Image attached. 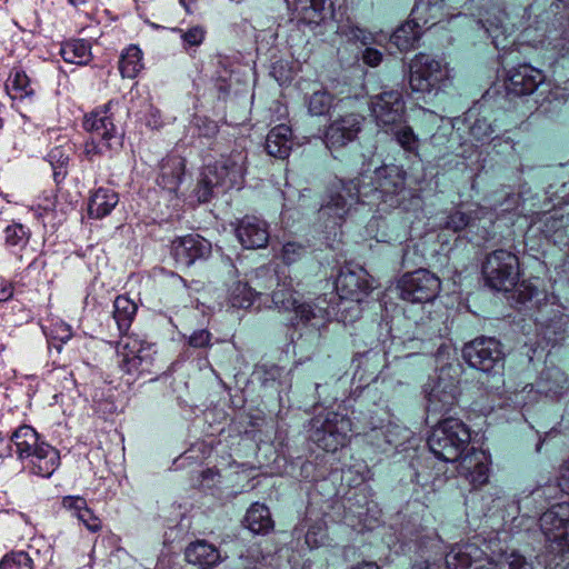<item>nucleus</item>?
<instances>
[{"label":"nucleus","mask_w":569,"mask_h":569,"mask_svg":"<svg viewBox=\"0 0 569 569\" xmlns=\"http://www.w3.org/2000/svg\"><path fill=\"white\" fill-rule=\"evenodd\" d=\"M406 179L402 167L385 164L375 171V181L338 180L328 188L318 219L326 230H335L352 211L368 207V211L375 212L368 232H375L378 242L402 243L409 236L408 214L422 206L418 191L408 188Z\"/></svg>","instance_id":"f257e3e1"},{"label":"nucleus","mask_w":569,"mask_h":569,"mask_svg":"<svg viewBox=\"0 0 569 569\" xmlns=\"http://www.w3.org/2000/svg\"><path fill=\"white\" fill-rule=\"evenodd\" d=\"M401 550L409 555L411 569H430L442 560L445 569H532L531 562L516 551L502 562L487 560L486 552L475 541L458 543L447 552L436 532H417L415 539L401 543Z\"/></svg>","instance_id":"f03ea898"},{"label":"nucleus","mask_w":569,"mask_h":569,"mask_svg":"<svg viewBox=\"0 0 569 569\" xmlns=\"http://www.w3.org/2000/svg\"><path fill=\"white\" fill-rule=\"evenodd\" d=\"M470 440L471 433L466 423L456 418H446L431 429L427 445L441 462H458V475L477 489L489 480V459L485 451L475 448L462 457Z\"/></svg>","instance_id":"7ed1b4c3"},{"label":"nucleus","mask_w":569,"mask_h":569,"mask_svg":"<svg viewBox=\"0 0 569 569\" xmlns=\"http://www.w3.org/2000/svg\"><path fill=\"white\" fill-rule=\"evenodd\" d=\"M119 102L109 100L84 116L83 129L90 138L83 143L82 156L93 162L97 157L112 158L121 152L124 143V131L114 123V107Z\"/></svg>","instance_id":"20e7f679"},{"label":"nucleus","mask_w":569,"mask_h":569,"mask_svg":"<svg viewBox=\"0 0 569 569\" xmlns=\"http://www.w3.org/2000/svg\"><path fill=\"white\" fill-rule=\"evenodd\" d=\"M17 459L30 475L50 478L60 466V452L29 425L19 426L10 436Z\"/></svg>","instance_id":"39448f33"},{"label":"nucleus","mask_w":569,"mask_h":569,"mask_svg":"<svg viewBox=\"0 0 569 569\" xmlns=\"http://www.w3.org/2000/svg\"><path fill=\"white\" fill-rule=\"evenodd\" d=\"M510 126L509 113L502 108L495 107L487 99L475 103L462 117L455 118L452 122L456 130L468 131L473 144L498 140L500 133L507 132Z\"/></svg>","instance_id":"423d86ee"},{"label":"nucleus","mask_w":569,"mask_h":569,"mask_svg":"<svg viewBox=\"0 0 569 569\" xmlns=\"http://www.w3.org/2000/svg\"><path fill=\"white\" fill-rule=\"evenodd\" d=\"M247 154L232 151L213 163L203 167L196 189L200 202H208L214 193L240 189L244 181Z\"/></svg>","instance_id":"0eeeda50"},{"label":"nucleus","mask_w":569,"mask_h":569,"mask_svg":"<svg viewBox=\"0 0 569 569\" xmlns=\"http://www.w3.org/2000/svg\"><path fill=\"white\" fill-rule=\"evenodd\" d=\"M539 527L545 537V562L558 568L569 561V502L550 506L539 517Z\"/></svg>","instance_id":"6e6552de"},{"label":"nucleus","mask_w":569,"mask_h":569,"mask_svg":"<svg viewBox=\"0 0 569 569\" xmlns=\"http://www.w3.org/2000/svg\"><path fill=\"white\" fill-rule=\"evenodd\" d=\"M512 299L517 305L530 309L537 306L538 309L530 317L533 318L539 335L547 341L548 345H556L559 340L563 339L566 332V320L563 313L552 309L548 303L541 305L540 296L542 292L531 282L521 281L511 289Z\"/></svg>","instance_id":"1a4fd4ad"},{"label":"nucleus","mask_w":569,"mask_h":569,"mask_svg":"<svg viewBox=\"0 0 569 569\" xmlns=\"http://www.w3.org/2000/svg\"><path fill=\"white\" fill-rule=\"evenodd\" d=\"M272 303L279 311L293 312L290 325L293 328H310L319 331L329 320V312L325 307L315 302H301L300 295L291 284L282 283L272 291Z\"/></svg>","instance_id":"9d476101"},{"label":"nucleus","mask_w":569,"mask_h":569,"mask_svg":"<svg viewBox=\"0 0 569 569\" xmlns=\"http://www.w3.org/2000/svg\"><path fill=\"white\" fill-rule=\"evenodd\" d=\"M353 431L347 415L325 409L310 421V439L327 452H336L347 445Z\"/></svg>","instance_id":"9b49d317"},{"label":"nucleus","mask_w":569,"mask_h":569,"mask_svg":"<svg viewBox=\"0 0 569 569\" xmlns=\"http://www.w3.org/2000/svg\"><path fill=\"white\" fill-rule=\"evenodd\" d=\"M441 9L442 6H438L437 2L432 3L430 0L417 2L411 10V18L393 31L390 42L400 51L411 50L419 41L423 28H427L429 23L433 26L441 20L443 16Z\"/></svg>","instance_id":"f8f14e48"},{"label":"nucleus","mask_w":569,"mask_h":569,"mask_svg":"<svg viewBox=\"0 0 569 569\" xmlns=\"http://www.w3.org/2000/svg\"><path fill=\"white\" fill-rule=\"evenodd\" d=\"M465 362L487 375H500L505 368V351L499 340L480 336L465 343L461 350Z\"/></svg>","instance_id":"ddd939ff"},{"label":"nucleus","mask_w":569,"mask_h":569,"mask_svg":"<svg viewBox=\"0 0 569 569\" xmlns=\"http://www.w3.org/2000/svg\"><path fill=\"white\" fill-rule=\"evenodd\" d=\"M482 274L491 289L510 291L520 277L519 258L505 249L493 250L482 263Z\"/></svg>","instance_id":"4468645a"},{"label":"nucleus","mask_w":569,"mask_h":569,"mask_svg":"<svg viewBox=\"0 0 569 569\" xmlns=\"http://www.w3.org/2000/svg\"><path fill=\"white\" fill-rule=\"evenodd\" d=\"M449 81V69L427 53H418L410 62L409 84L413 92L437 93Z\"/></svg>","instance_id":"2eb2a0df"},{"label":"nucleus","mask_w":569,"mask_h":569,"mask_svg":"<svg viewBox=\"0 0 569 569\" xmlns=\"http://www.w3.org/2000/svg\"><path fill=\"white\" fill-rule=\"evenodd\" d=\"M563 171L569 169V163H560ZM563 203H559L552 210L542 213L537 221L538 230L543 237L559 247L569 246V181L561 183Z\"/></svg>","instance_id":"dca6fc26"},{"label":"nucleus","mask_w":569,"mask_h":569,"mask_svg":"<svg viewBox=\"0 0 569 569\" xmlns=\"http://www.w3.org/2000/svg\"><path fill=\"white\" fill-rule=\"evenodd\" d=\"M482 213V208L465 210L461 206L453 207L446 213L442 228L452 232L468 230L485 242L491 241L495 223L491 218L485 219Z\"/></svg>","instance_id":"f3484780"},{"label":"nucleus","mask_w":569,"mask_h":569,"mask_svg":"<svg viewBox=\"0 0 569 569\" xmlns=\"http://www.w3.org/2000/svg\"><path fill=\"white\" fill-rule=\"evenodd\" d=\"M439 278L427 269H418L402 276L398 282L402 300L412 303L432 301L440 291Z\"/></svg>","instance_id":"a211bd4d"},{"label":"nucleus","mask_w":569,"mask_h":569,"mask_svg":"<svg viewBox=\"0 0 569 569\" xmlns=\"http://www.w3.org/2000/svg\"><path fill=\"white\" fill-rule=\"evenodd\" d=\"M371 113L381 129H395L399 122H405L406 103L402 92L396 89L383 90L371 97Z\"/></svg>","instance_id":"6ab92c4d"},{"label":"nucleus","mask_w":569,"mask_h":569,"mask_svg":"<svg viewBox=\"0 0 569 569\" xmlns=\"http://www.w3.org/2000/svg\"><path fill=\"white\" fill-rule=\"evenodd\" d=\"M212 252L211 242L198 233L177 237L171 241L170 253L179 267H191L206 261Z\"/></svg>","instance_id":"aec40b11"},{"label":"nucleus","mask_w":569,"mask_h":569,"mask_svg":"<svg viewBox=\"0 0 569 569\" xmlns=\"http://www.w3.org/2000/svg\"><path fill=\"white\" fill-rule=\"evenodd\" d=\"M365 118L358 113H347L332 120L325 131V143L331 151L353 142L362 129Z\"/></svg>","instance_id":"412c9836"},{"label":"nucleus","mask_w":569,"mask_h":569,"mask_svg":"<svg viewBox=\"0 0 569 569\" xmlns=\"http://www.w3.org/2000/svg\"><path fill=\"white\" fill-rule=\"evenodd\" d=\"M336 290L341 299L360 302L368 296L371 286L368 272L359 266L345 264L335 281Z\"/></svg>","instance_id":"4be33fe9"},{"label":"nucleus","mask_w":569,"mask_h":569,"mask_svg":"<svg viewBox=\"0 0 569 569\" xmlns=\"http://www.w3.org/2000/svg\"><path fill=\"white\" fill-rule=\"evenodd\" d=\"M122 349L119 367L124 373L140 376L151 372L154 361V351L151 345L128 337Z\"/></svg>","instance_id":"5701e85b"},{"label":"nucleus","mask_w":569,"mask_h":569,"mask_svg":"<svg viewBox=\"0 0 569 569\" xmlns=\"http://www.w3.org/2000/svg\"><path fill=\"white\" fill-rule=\"evenodd\" d=\"M427 400V415L447 413L457 403L458 387L452 380L442 378L429 380L423 386Z\"/></svg>","instance_id":"b1692460"},{"label":"nucleus","mask_w":569,"mask_h":569,"mask_svg":"<svg viewBox=\"0 0 569 569\" xmlns=\"http://www.w3.org/2000/svg\"><path fill=\"white\" fill-rule=\"evenodd\" d=\"M545 79L540 69L529 63H520L508 71L506 90L508 94L517 97L530 96L543 83Z\"/></svg>","instance_id":"393cba45"},{"label":"nucleus","mask_w":569,"mask_h":569,"mask_svg":"<svg viewBox=\"0 0 569 569\" xmlns=\"http://www.w3.org/2000/svg\"><path fill=\"white\" fill-rule=\"evenodd\" d=\"M547 40L542 53L545 64L559 81H569V33L563 31L557 37H548Z\"/></svg>","instance_id":"a878e982"},{"label":"nucleus","mask_w":569,"mask_h":569,"mask_svg":"<svg viewBox=\"0 0 569 569\" xmlns=\"http://www.w3.org/2000/svg\"><path fill=\"white\" fill-rule=\"evenodd\" d=\"M234 232L244 249L264 248L270 238L268 223L254 216H244L240 219Z\"/></svg>","instance_id":"bb28decb"},{"label":"nucleus","mask_w":569,"mask_h":569,"mask_svg":"<svg viewBox=\"0 0 569 569\" xmlns=\"http://www.w3.org/2000/svg\"><path fill=\"white\" fill-rule=\"evenodd\" d=\"M508 14L500 7L493 6L479 19V23L485 29L491 42L498 50H506L512 42L508 40L512 28L507 23Z\"/></svg>","instance_id":"cd10ccee"},{"label":"nucleus","mask_w":569,"mask_h":569,"mask_svg":"<svg viewBox=\"0 0 569 569\" xmlns=\"http://www.w3.org/2000/svg\"><path fill=\"white\" fill-rule=\"evenodd\" d=\"M37 82L31 80L21 68L11 70L6 84L7 92L18 109L37 101Z\"/></svg>","instance_id":"c85d7f7f"},{"label":"nucleus","mask_w":569,"mask_h":569,"mask_svg":"<svg viewBox=\"0 0 569 569\" xmlns=\"http://www.w3.org/2000/svg\"><path fill=\"white\" fill-rule=\"evenodd\" d=\"M339 33L347 38L348 41L366 46L362 52V60L370 67H377L382 61V53L378 49L369 47L377 43L376 36L365 28L353 24H345L339 27Z\"/></svg>","instance_id":"c756f323"},{"label":"nucleus","mask_w":569,"mask_h":569,"mask_svg":"<svg viewBox=\"0 0 569 569\" xmlns=\"http://www.w3.org/2000/svg\"><path fill=\"white\" fill-rule=\"evenodd\" d=\"M186 171V160L180 156H168L162 159L157 178V184L169 191L177 192Z\"/></svg>","instance_id":"7c9ffc66"},{"label":"nucleus","mask_w":569,"mask_h":569,"mask_svg":"<svg viewBox=\"0 0 569 569\" xmlns=\"http://www.w3.org/2000/svg\"><path fill=\"white\" fill-rule=\"evenodd\" d=\"M537 391L550 398H558L569 391V379L558 367L545 368L537 381Z\"/></svg>","instance_id":"2f4dec72"},{"label":"nucleus","mask_w":569,"mask_h":569,"mask_svg":"<svg viewBox=\"0 0 569 569\" xmlns=\"http://www.w3.org/2000/svg\"><path fill=\"white\" fill-rule=\"evenodd\" d=\"M292 149V130L281 123L273 127L266 137L264 150L271 157L286 159Z\"/></svg>","instance_id":"473e14b6"},{"label":"nucleus","mask_w":569,"mask_h":569,"mask_svg":"<svg viewBox=\"0 0 569 569\" xmlns=\"http://www.w3.org/2000/svg\"><path fill=\"white\" fill-rule=\"evenodd\" d=\"M186 560L201 569H211L221 561L220 551L206 540H197L186 548Z\"/></svg>","instance_id":"72a5a7b5"},{"label":"nucleus","mask_w":569,"mask_h":569,"mask_svg":"<svg viewBox=\"0 0 569 569\" xmlns=\"http://www.w3.org/2000/svg\"><path fill=\"white\" fill-rule=\"evenodd\" d=\"M119 202L118 193L111 188L100 187L88 200V216L91 219H102L109 216Z\"/></svg>","instance_id":"f704fd0d"},{"label":"nucleus","mask_w":569,"mask_h":569,"mask_svg":"<svg viewBox=\"0 0 569 569\" xmlns=\"http://www.w3.org/2000/svg\"><path fill=\"white\" fill-rule=\"evenodd\" d=\"M287 372L274 363H259L254 367L252 379L264 389L281 391L287 385Z\"/></svg>","instance_id":"c9c22d12"},{"label":"nucleus","mask_w":569,"mask_h":569,"mask_svg":"<svg viewBox=\"0 0 569 569\" xmlns=\"http://www.w3.org/2000/svg\"><path fill=\"white\" fill-rule=\"evenodd\" d=\"M297 10L305 23L316 26L332 16L333 12L330 0H297Z\"/></svg>","instance_id":"e433bc0d"},{"label":"nucleus","mask_w":569,"mask_h":569,"mask_svg":"<svg viewBox=\"0 0 569 569\" xmlns=\"http://www.w3.org/2000/svg\"><path fill=\"white\" fill-rule=\"evenodd\" d=\"M138 306L126 296H118L113 301L112 317L116 321L120 337L128 336L136 318Z\"/></svg>","instance_id":"4c0bfd02"},{"label":"nucleus","mask_w":569,"mask_h":569,"mask_svg":"<svg viewBox=\"0 0 569 569\" xmlns=\"http://www.w3.org/2000/svg\"><path fill=\"white\" fill-rule=\"evenodd\" d=\"M244 526L256 535H266L273 529V520L269 508L260 502H254L247 510Z\"/></svg>","instance_id":"58836bf2"},{"label":"nucleus","mask_w":569,"mask_h":569,"mask_svg":"<svg viewBox=\"0 0 569 569\" xmlns=\"http://www.w3.org/2000/svg\"><path fill=\"white\" fill-rule=\"evenodd\" d=\"M552 486H539L530 490L527 495L519 497L516 500L517 508L520 515L523 517H532L543 507V502L550 497V492L553 491Z\"/></svg>","instance_id":"ea45409f"},{"label":"nucleus","mask_w":569,"mask_h":569,"mask_svg":"<svg viewBox=\"0 0 569 569\" xmlns=\"http://www.w3.org/2000/svg\"><path fill=\"white\" fill-rule=\"evenodd\" d=\"M72 147L70 144L53 147L47 154V161L52 168V177L56 184H60L68 176V167L71 160Z\"/></svg>","instance_id":"a19ab883"},{"label":"nucleus","mask_w":569,"mask_h":569,"mask_svg":"<svg viewBox=\"0 0 569 569\" xmlns=\"http://www.w3.org/2000/svg\"><path fill=\"white\" fill-rule=\"evenodd\" d=\"M60 56L67 63L87 64L91 60V44L86 39L66 41L61 44Z\"/></svg>","instance_id":"79ce46f5"},{"label":"nucleus","mask_w":569,"mask_h":569,"mask_svg":"<svg viewBox=\"0 0 569 569\" xmlns=\"http://www.w3.org/2000/svg\"><path fill=\"white\" fill-rule=\"evenodd\" d=\"M142 67V51L138 46L130 44L120 56L119 71L121 76L133 79L141 71Z\"/></svg>","instance_id":"37998d69"},{"label":"nucleus","mask_w":569,"mask_h":569,"mask_svg":"<svg viewBox=\"0 0 569 569\" xmlns=\"http://www.w3.org/2000/svg\"><path fill=\"white\" fill-rule=\"evenodd\" d=\"M385 131L392 133L397 143L409 156H419L420 140L410 126L405 124V122H399L398 126H395V129H385Z\"/></svg>","instance_id":"c03bdc74"},{"label":"nucleus","mask_w":569,"mask_h":569,"mask_svg":"<svg viewBox=\"0 0 569 569\" xmlns=\"http://www.w3.org/2000/svg\"><path fill=\"white\" fill-rule=\"evenodd\" d=\"M4 244L12 252H20L29 242L30 229L22 223L12 222L4 230Z\"/></svg>","instance_id":"a18cd8bd"},{"label":"nucleus","mask_w":569,"mask_h":569,"mask_svg":"<svg viewBox=\"0 0 569 569\" xmlns=\"http://www.w3.org/2000/svg\"><path fill=\"white\" fill-rule=\"evenodd\" d=\"M305 102L309 114L320 117L329 113L333 107L335 97L328 90L320 88L306 96Z\"/></svg>","instance_id":"49530a36"},{"label":"nucleus","mask_w":569,"mask_h":569,"mask_svg":"<svg viewBox=\"0 0 569 569\" xmlns=\"http://www.w3.org/2000/svg\"><path fill=\"white\" fill-rule=\"evenodd\" d=\"M387 441L383 443H388L389 451L399 450V448L403 447L413 436V432L399 423L389 421L383 425Z\"/></svg>","instance_id":"de8ad7c7"},{"label":"nucleus","mask_w":569,"mask_h":569,"mask_svg":"<svg viewBox=\"0 0 569 569\" xmlns=\"http://www.w3.org/2000/svg\"><path fill=\"white\" fill-rule=\"evenodd\" d=\"M171 30L179 34L182 49L187 52L199 48L203 43L207 34L206 29L199 24L188 28L187 30L179 27H174Z\"/></svg>","instance_id":"09e8293b"},{"label":"nucleus","mask_w":569,"mask_h":569,"mask_svg":"<svg viewBox=\"0 0 569 569\" xmlns=\"http://www.w3.org/2000/svg\"><path fill=\"white\" fill-rule=\"evenodd\" d=\"M415 472L411 477V481L421 488L430 487L435 490L437 486V481H440V468L436 470V468L430 466L428 461L425 463H419L417 467L413 466Z\"/></svg>","instance_id":"8fccbe9b"},{"label":"nucleus","mask_w":569,"mask_h":569,"mask_svg":"<svg viewBox=\"0 0 569 569\" xmlns=\"http://www.w3.org/2000/svg\"><path fill=\"white\" fill-rule=\"evenodd\" d=\"M256 292L248 283L238 281L230 290V303L233 308L247 309L252 306Z\"/></svg>","instance_id":"3c124183"},{"label":"nucleus","mask_w":569,"mask_h":569,"mask_svg":"<svg viewBox=\"0 0 569 569\" xmlns=\"http://www.w3.org/2000/svg\"><path fill=\"white\" fill-rule=\"evenodd\" d=\"M0 569H36L31 556L23 550H12L0 559Z\"/></svg>","instance_id":"603ef678"},{"label":"nucleus","mask_w":569,"mask_h":569,"mask_svg":"<svg viewBox=\"0 0 569 569\" xmlns=\"http://www.w3.org/2000/svg\"><path fill=\"white\" fill-rule=\"evenodd\" d=\"M362 437L363 442L369 446L372 451L386 455L390 453L388 443H383L387 441L383 425L370 428Z\"/></svg>","instance_id":"864d4df0"},{"label":"nucleus","mask_w":569,"mask_h":569,"mask_svg":"<svg viewBox=\"0 0 569 569\" xmlns=\"http://www.w3.org/2000/svg\"><path fill=\"white\" fill-rule=\"evenodd\" d=\"M306 520L307 532L305 536L306 543L309 548H318L321 546L327 537V527L323 520H316L312 523H308Z\"/></svg>","instance_id":"5fc2aeb1"},{"label":"nucleus","mask_w":569,"mask_h":569,"mask_svg":"<svg viewBox=\"0 0 569 569\" xmlns=\"http://www.w3.org/2000/svg\"><path fill=\"white\" fill-rule=\"evenodd\" d=\"M329 473L330 470L326 467V463L322 465L307 460L300 467V478L305 481L316 482L323 480Z\"/></svg>","instance_id":"6e6d98bb"},{"label":"nucleus","mask_w":569,"mask_h":569,"mask_svg":"<svg viewBox=\"0 0 569 569\" xmlns=\"http://www.w3.org/2000/svg\"><path fill=\"white\" fill-rule=\"evenodd\" d=\"M266 560L259 548H250L240 557V569H269Z\"/></svg>","instance_id":"4d7b16f0"},{"label":"nucleus","mask_w":569,"mask_h":569,"mask_svg":"<svg viewBox=\"0 0 569 569\" xmlns=\"http://www.w3.org/2000/svg\"><path fill=\"white\" fill-rule=\"evenodd\" d=\"M307 253V248L302 243L289 241L283 244L281 259L286 264H292L301 260Z\"/></svg>","instance_id":"13d9d810"},{"label":"nucleus","mask_w":569,"mask_h":569,"mask_svg":"<svg viewBox=\"0 0 569 569\" xmlns=\"http://www.w3.org/2000/svg\"><path fill=\"white\" fill-rule=\"evenodd\" d=\"M212 338L208 329H196L187 337V342L191 348L206 350L212 346Z\"/></svg>","instance_id":"bf43d9fd"},{"label":"nucleus","mask_w":569,"mask_h":569,"mask_svg":"<svg viewBox=\"0 0 569 569\" xmlns=\"http://www.w3.org/2000/svg\"><path fill=\"white\" fill-rule=\"evenodd\" d=\"M87 503L81 496H63L60 501L61 508L77 519Z\"/></svg>","instance_id":"052dcab7"},{"label":"nucleus","mask_w":569,"mask_h":569,"mask_svg":"<svg viewBox=\"0 0 569 569\" xmlns=\"http://www.w3.org/2000/svg\"><path fill=\"white\" fill-rule=\"evenodd\" d=\"M78 520L90 531L98 532L101 530V520L94 515V512L88 507V503L82 509L78 517Z\"/></svg>","instance_id":"680f3d73"},{"label":"nucleus","mask_w":569,"mask_h":569,"mask_svg":"<svg viewBox=\"0 0 569 569\" xmlns=\"http://www.w3.org/2000/svg\"><path fill=\"white\" fill-rule=\"evenodd\" d=\"M377 356H378V353L373 352L372 350L363 352V353H358L352 359V366L355 367V378L358 377L359 380L362 381L363 380V373L361 372V367L363 365H367V362L369 360H371L372 358H375Z\"/></svg>","instance_id":"e2e57ef3"},{"label":"nucleus","mask_w":569,"mask_h":569,"mask_svg":"<svg viewBox=\"0 0 569 569\" xmlns=\"http://www.w3.org/2000/svg\"><path fill=\"white\" fill-rule=\"evenodd\" d=\"M197 126L199 128L200 136L211 138L218 133V126L214 121L204 119H198Z\"/></svg>","instance_id":"0e129e2a"},{"label":"nucleus","mask_w":569,"mask_h":569,"mask_svg":"<svg viewBox=\"0 0 569 569\" xmlns=\"http://www.w3.org/2000/svg\"><path fill=\"white\" fill-rule=\"evenodd\" d=\"M558 487L562 492L569 495V459L560 468Z\"/></svg>","instance_id":"69168bd1"},{"label":"nucleus","mask_w":569,"mask_h":569,"mask_svg":"<svg viewBox=\"0 0 569 569\" xmlns=\"http://www.w3.org/2000/svg\"><path fill=\"white\" fill-rule=\"evenodd\" d=\"M57 335L52 336L54 340H59L61 343H67L72 337V330L68 325H61L57 328Z\"/></svg>","instance_id":"338daca9"},{"label":"nucleus","mask_w":569,"mask_h":569,"mask_svg":"<svg viewBox=\"0 0 569 569\" xmlns=\"http://www.w3.org/2000/svg\"><path fill=\"white\" fill-rule=\"evenodd\" d=\"M556 270L560 281L569 282V254L566 256L561 264L556 267Z\"/></svg>","instance_id":"774afa93"}]
</instances>
